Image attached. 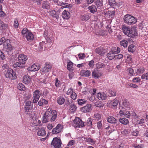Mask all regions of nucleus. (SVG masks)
Wrapping results in <instances>:
<instances>
[{"instance_id":"f257e3e1","label":"nucleus","mask_w":148,"mask_h":148,"mask_svg":"<svg viewBox=\"0 0 148 148\" xmlns=\"http://www.w3.org/2000/svg\"><path fill=\"white\" fill-rule=\"evenodd\" d=\"M123 20L125 23L129 25L134 24L137 22L135 18L129 14L125 15L123 18Z\"/></svg>"},{"instance_id":"f03ea898","label":"nucleus","mask_w":148,"mask_h":148,"mask_svg":"<svg viewBox=\"0 0 148 148\" xmlns=\"http://www.w3.org/2000/svg\"><path fill=\"white\" fill-rule=\"evenodd\" d=\"M73 121V125L75 127H81L84 126V122L79 118L76 117Z\"/></svg>"},{"instance_id":"7ed1b4c3","label":"nucleus","mask_w":148,"mask_h":148,"mask_svg":"<svg viewBox=\"0 0 148 148\" xmlns=\"http://www.w3.org/2000/svg\"><path fill=\"white\" fill-rule=\"evenodd\" d=\"M62 143L60 140L57 138H54L51 143L54 148H61Z\"/></svg>"},{"instance_id":"20e7f679","label":"nucleus","mask_w":148,"mask_h":148,"mask_svg":"<svg viewBox=\"0 0 148 148\" xmlns=\"http://www.w3.org/2000/svg\"><path fill=\"white\" fill-rule=\"evenodd\" d=\"M12 49L13 47L11 45L10 40H7L6 42L3 44V50L6 52H9Z\"/></svg>"},{"instance_id":"39448f33","label":"nucleus","mask_w":148,"mask_h":148,"mask_svg":"<svg viewBox=\"0 0 148 148\" xmlns=\"http://www.w3.org/2000/svg\"><path fill=\"white\" fill-rule=\"evenodd\" d=\"M5 75L6 77L11 78L12 79H15L16 78V76L14 74V71L11 69H8L5 73Z\"/></svg>"},{"instance_id":"423d86ee","label":"nucleus","mask_w":148,"mask_h":148,"mask_svg":"<svg viewBox=\"0 0 148 148\" xmlns=\"http://www.w3.org/2000/svg\"><path fill=\"white\" fill-rule=\"evenodd\" d=\"M51 117V111H46L44 114L43 118L42 120V122L43 123L48 122L50 120Z\"/></svg>"},{"instance_id":"0eeeda50","label":"nucleus","mask_w":148,"mask_h":148,"mask_svg":"<svg viewBox=\"0 0 148 148\" xmlns=\"http://www.w3.org/2000/svg\"><path fill=\"white\" fill-rule=\"evenodd\" d=\"M92 109V106L90 104H87L86 105L80 108L81 111L84 113L89 112Z\"/></svg>"},{"instance_id":"6e6552de","label":"nucleus","mask_w":148,"mask_h":148,"mask_svg":"<svg viewBox=\"0 0 148 148\" xmlns=\"http://www.w3.org/2000/svg\"><path fill=\"white\" fill-rule=\"evenodd\" d=\"M62 129V126L60 124H58L57 126L54 128L52 131L53 134H57L60 132Z\"/></svg>"},{"instance_id":"1a4fd4ad","label":"nucleus","mask_w":148,"mask_h":148,"mask_svg":"<svg viewBox=\"0 0 148 148\" xmlns=\"http://www.w3.org/2000/svg\"><path fill=\"white\" fill-rule=\"evenodd\" d=\"M137 35V32L136 28L135 27H133L130 29L127 36L130 37H134Z\"/></svg>"},{"instance_id":"9d476101","label":"nucleus","mask_w":148,"mask_h":148,"mask_svg":"<svg viewBox=\"0 0 148 148\" xmlns=\"http://www.w3.org/2000/svg\"><path fill=\"white\" fill-rule=\"evenodd\" d=\"M31 82L30 77L28 75H25L23 77V82L25 84L29 85Z\"/></svg>"},{"instance_id":"9b49d317","label":"nucleus","mask_w":148,"mask_h":148,"mask_svg":"<svg viewBox=\"0 0 148 148\" xmlns=\"http://www.w3.org/2000/svg\"><path fill=\"white\" fill-rule=\"evenodd\" d=\"M126 110L122 109L120 111L119 113L121 116L123 115L124 117L129 118L130 116V112L126 111Z\"/></svg>"},{"instance_id":"f8f14e48","label":"nucleus","mask_w":148,"mask_h":148,"mask_svg":"<svg viewBox=\"0 0 148 148\" xmlns=\"http://www.w3.org/2000/svg\"><path fill=\"white\" fill-rule=\"evenodd\" d=\"M95 51L97 53L101 56H103L106 52L103 47H101L96 48L95 50Z\"/></svg>"},{"instance_id":"ddd939ff","label":"nucleus","mask_w":148,"mask_h":148,"mask_svg":"<svg viewBox=\"0 0 148 148\" xmlns=\"http://www.w3.org/2000/svg\"><path fill=\"white\" fill-rule=\"evenodd\" d=\"M51 113V117L50 119V120L51 122L54 121L57 116V113L56 111L55 110H50Z\"/></svg>"},{"instance_id":"4468645a","label":"nucleus","mask_w":148,"mask_h":148,"mask_svg":"<svg viewBox=\"0 0 148 148\" xmlns=\"http://www.w3.org/2000/svg\"><path fill=\"white\" fill-rule=\"evenodd\" d=\"M32 103L30 101H28L26 103L25 110L28 111L29 110H32L33 108Z\"/></svg>"},{"instance_id":"2eb2a0df","label":"nucleus","mask_w":148,"mask_h":148,"mask_svg":"<svg viewBox=\"0 0 148 148\" xmlns=\"http://www.w3.org/2000/svg\"><path fill=\"white\" fill-rule=\"evenodd\" d=\"M97 97L99 100H105L107 97L106 95L104 92H99L97 93Z\"/></svg>"},{"instance_id":"dca6fc26","label":"nucleus","mask_w":148,"mask_h":148,"mask_svg":"<svg viewBox=\"0 0 148 148\" xmlns=\"http://www.w3.org/2000/svg\"><path fill=\"white\" fill-rule=\"evenodd\" d=\"M18 60L19 62H22L24 61V64L25 63V61L27 59V58L26 56L23 54H19L18 57Z\"/></svg>"},{"instance_id":"f3484780","label":"nucleus","mask_w":148,"mask_h":148,"mask_svg":"<svg viewBox=\"0 0 148 148\" xmlns=\"http://www.w3.org/2000/svg\"><path fill=\"white\" fill-rule=\"evenodd\" d=\"M24 62V61L23 62H19L15 63L13 64L14 67L16 68L18 67L21 68H24V64H25Z\"/></svg>"},{"instance_id":"a211bd4d","label":"nucleus","mask_w":148,"mask_h":148,"mask_svg":"<svg viewBox=\"0 0 148 148\" xmlns=\"http://www.w3.org/2000/svg\"><path fill=\"white\" fill-rule=\"evenodd\" d=\"M101 76V73L97 70H93L92 72V77H93L95 79H98Z\"/></svg>"},{"instance_id":"6ab92c4d","label":"nucleus","mask_w":148,"mask_h":148,"mask_svg":"<svg viewBox=\"0 0 148 148\" xmlns=\"http://www.w3.org/2000/svg\"><path fill=\"white\" fill-rule=\"evenodd\" d=\"M90 71L88 70H82L80 72V75L83 77H88L90 75Z\"/></svg>"},{"instance_id":"aec40b11","label":"nucleus","mask_w":148,"mask_h":148,"mask_svg":"<svg viewBox=\"0 0 148 148\" xmlns=\"http://www.w3.org/2000/svg\"><path fill=\"white\" fill-rule=\"evenodd\" d=\"M108 122L111 123H116L118 122L117 120L112 116H109L107 118Z\"/></svg>"},{"instance_id":"412c9836","label":"nucleus","mask_w":148,"mask_h":148,"mask_svg":"<svg viewBox=\"0 0 148 148\" xmlns=\"http://www.w3.org/2000/svg\"><path fill=\"white\" fill-rule=\"evenodd\" d=\"M51 66L49 64H46L45 66L40 71L42 72H49L51 69Z\"/></svg>"},{"instance_id":"4be33fe9","label":"nucleus","mask_w":148,"mask_h":148,"mask_svg":"<svg viewBox=\"0 0 148 148\" xmlns=\"http://www.w3.org/2000/svg\"><path fill=\"white\" fill-rule=\"evenodd\" d=\"M62 16L64 19H68L70 18V14L67 11L64 10L62 12Z\"/></svg>"},{"instance_id":"5701e85b","label":"nucleus","mask_w":148,"mask_h":148,"mask_svg":"<svg viewBox=\"0 0 148 148\" xmlns=\"http://www.w3.org/2000/svg\"><path fill=\"white\" fill-rule=\"evenodd\" d=\"M34 36L32 34L29 32L27 34L25 35V37L26 38L27 40L29 41H31L34 38Z\"/></svg>"},{"instance_id":"b1692460","label":"nucleus","mask_w":148,"mask_h":148,"mask_svg":"<svg viewBox=\"0 0 148 148\" xmlns=\"http://www.w3.org/2000/svg\"><path fill=\"white\" fill-rule=\"evenodd\" d=\"M37 134L38 136H45L46 135V133L44 128H42L39 129L38 131L37 132Z\"/></svg>"},{"instance_id":"393cba45","label":"nucleus","mask_w":148,"mask_h":148,"mask_svg":"<svg viewBox=\"0 0 148 148\" xmlns=\"http://www.w3.org/2000/svg\"><path fill=\"white\" fill-rule=\"evenodd\" d=\"M122 29L123 33L126 35L127 36L129 32L130 31V29L128 27L124 25H122Z\"/></svg>"},{"instance_id":"a878e982","label":"nucleus","mask_w":148,"mask_h":148,"mask_svg":"<svg viewBox=\"0 0 148 148\" xmlns=\"http://www.w3.org/2000/svg\"><path fill=\"white\" fill-rule=\"evenodd\" d=\"M49 14L55 18L56 19H59V16L58 14L56 13V11L52 10L49 12Z\"/></svg>"},{"instance_id":"bb28decb","label":"nucleus","mask_w":148,"mask_h":148,"mask_svg":"<svg viewBox=\"0 0 148 148\" xmlns=\"http://www.w3.org/2000/svg\"><path fill=\"white\" fill-rule=\"evenodd\" d=\"M95 5H97V8L100 10L102 9L103 6L102 2L100 0H96L95 1Z\"/></svg>"},{"instance_id":"cd10ccee","label":"nucleus","mask_w":148,"mask_h":148,"mask_svg":"<svg viewBox=\"0 0 148 148\" xmlns=\"http://www.w3.org/2000/svg\"><path fill=\"white\" fill-rule=\"evenodd\" d=\"M57 101L59 105H62L64 103L65 99L63 96H61L57 98Z\"/></svg>"},{"instance_id":"c85d7f7f","label":"nucleus","mask_w":148,"mask_h":148,"mask_svg":"<svg viewBox=\"0 0 148 148\" xmlns=\"http://www.w3.org/2000/svg\"><path fill=\"white\" fill-rule=\"evenodd\" d=\"M39 67L35 64L33 65L30 67L28 68V70L30 71H36L39 69Z\"/></svg>"},{"instance_id":"c756f323","label":"nucleus","mask_w":148,"mask_h":148,"mask_svg":"<svg viewBox=\"0 0 148 148\" xmlns=\"http://www.w3.org/2000/svg\"><path fill=\"white\" fill-rule=\"evenodd\" d=\"M111 51L114 53V54H117L119 53L120 51V49L119 47H113L111 50Z\"/></svg>"},{"instance_id":"7c9ffc66","label":"nucleus","mask_w":148,"mask_h":148,"mask_svg":"<svg viewBox=\"0 0 148 148\" xmlns=\"http://www.w3.org/2000/svg\"><path fill=\"white\" fill-rule=\"evenodd\" d=\"M108 103H110L112 106L115 108L118 105V101L116 99H114L112 101H109Z\"/></svg>"},{"instance_id":"2f4dec72","label":"nucleus","mask_w":148,"mask_h":148,"mask_svg":"<svg viewBox=\"0 0 148 148\" xmlns=\"http://www.w3.org/2000/svg\"><path fill=\"white\" fill-rule=\"evenodd\" d=\"M88 8L90 12L93 14L95 13L97 10L96 6L94 5L89 7Z\"/></svg>"},{"instance_id":"473e14b6","label":"nucleus","mask_w":148,"mask_h":148,"mask_svg":"<svg viewBox=\"0 0 148 148\" xmlns=\"http://www.w3.org/2000/svg\"><path fill=\"white\" fill-rule=\"evenodd\" d=\"M96 68L99 69L101 68H104L106 66V64L101 62H99L96 64Z\"/></svg>"},{"instance_id":"72a5a7b5","label":"nucleus","mask_w":148,"mask_h":148,"mask_svg":"<svg viewBox=\"0 0 148 148\" xmlns=\"http://www.w3.org/2000/svg\"><path fill=\"white\" fill-rule=\"evenodd\" d=\"M8 27L7 25L5 24L0 19V28L1 30H5Z\"/></svg>"},{"instance_id":"f704fd0d","label":"nucleus","mask_w":148,"mask_h":148,"mask_svg":"<svg viewBox=\"0 0 148 148\" xmlns=\"http://www.w3.org/2000/svg\"><path fill=\"white\" fill-rule=\"evenodd\" d=\"M40 95V93L39 90H37L34 92V97H35L36 99H39Z\"/></svg>"},{"instance_id":"c9c22d12","label":"nucleus","mask_w":148,"mask_h":148,"mask_svg":"<svg viewBox=\"0 0 148 148\" xmlns=\"http://www.w3.org/2000/svg\"><path fill=\"white\" fill-rule=\"evenodd\" d=\"M119 121L122 124L125 125H127L129 123L128 119L124 118H120L119 119Z\"/></svg>"},{"instance_id":"e433bc0d","label":"nucleus","mask_w":148,"mask_h":148,"mask_svg":"<svg viewBox=\"0 0 148 148\" xmlns=\"http://www.w3.org/2000/svg\"><path fill=\"white\" fill-rule=\"evenodd\" d=\"M77 107L74 104H72L70 106L69 109L72 112H74L76 111Z\"/></svg>"},{"instance_id":"4c0bfd02","label":"nucleus","mask_w":148,"mask_h":148,"mask_svg":"<svg viewBox=\"0 0 148 148\" xmlns=\"http://www.w3.org/2000/svg\"><path fill=\"white\" fill-rule=\"evenodd\" d=\"M48 101L46 100L41 99L38 101V104L40 106H42L44 104H47L48 103Z\"/></svg>"},{"instance_id":"58836bf2","label":"nucleus","mask_w":148,"mask_h":148,"mask_svg":"<svg viewBox=\"0 0 148 148\" xmlns=\"http://www.w3.org/2000/svg\"><path fill=\"white\" fill-rule=\"evenodd\" d=\"M129 103L126 101L123 102L122 109L127 110L128 109H129Z\"/></svg>"},{"instance_id":"ea45409f","label":"nucleus","mask_w":148,"mask_h":148,"mask_svg":"<svg viewBox=\"0 0 148 148\" xmlns=\"http://www.w3.org/2000/svg\"><path fill=\"white\" fill-rule=\"evenodd\" d=\"M42 7L44 8L49 9L50 8L49 3L47 1H44L42 4Z\"/></svg>"},{"instance_id":"a19ab883","label":"nucleus","mask_w":148,"mask_h":148,"mask_svg":"<svg viewBox=\"0 0 148 148\" xmlns=\"http://www.w3.org/2000/svg\"><path fill=\"white\" fill-rule=\"evenodd\" d=\"M113 54H114V53L110 51L107 54V56L109 60H111L115 58V56H114Z\"/></svg>"},{"instance_id":"79ce46f5","label":"nucleus","mask_w":148,"mask_h":148,"mask_svg":"<svg viewBox=\"0 0 148 148\" xmlns=\"http://www.w3.org/2000/svg\"><path fill=\"white\" fill-rule=\"evenodd\" d=\"M90 16L88 14H86L81 16V18L82 21L88 20Z\"/></svg>"},{"instance_id":"37998d69","label":"nucleus","mask_w":148,"mask_h":148,"mask_svg":"<svg viewBox=\"0 0 148 148\" xmlns=\"http://www.w3.org/2000/svg\"><path fill=\"white\" fill-rule=\"evenodd\" d=\"M18 88L21 90L24 91L25 90L26 88L22 83H19L18 86Z\"/></svg>"},{"instance_id":"c03bdc74","label":"nucleus","mask_w":148,"mask_h":148,"mask_svg":"<svg viewBox=\"0 0 148 148\" xmlns=\"http://www.w3.org/2000/svg\"><path fill=\"white\" fill-rule=\"evenodd\" d=\"M120 44L121 46H123L124 47H127L128 42L126 40H123L120 42Z\"/></svg>"},{"instance_id":"a18cd8bd","label":"nucleus","mask_w":148,"mask_h":148,"mask_svg":"<svg viewBox=\"0 0 148 148\" xmlns=\"http://www.w3.org/2000/svg\"><path fill=\"white\" fill-rule=\"evenodd\" d=\"M128 50L129 52H134L135 50L134 45L132 44L130 45L128 47Z\"/></svg>"},{"instance_id":"49530a36","label":"nucleus","mask_w":148,"mask_h":148,"mask_svg":"<svg viewBox=\"0 0 148 148\" xmlns=\"http://www.w3.org/2000/svg\"><path fill=\"white\" fill-rule=\"evenodd\" d=\"M87 100L83 99H79L78 100V103L79 105H82L83 104L86 103Z\"/></svg>"},{"instance_id":"de8ad7c7","label":"nucleus","mask_w":148,"mask_h":148,"mask_svg":"<svg viewBox=\"0 0 148 148\" xmlns=\"http://www.w3.org/2000/svg\"><path fill=\"white\" fill-rule=\"evenodd\" d=\"M73 63L72 62L70 61L68 62L67 65V69L69 71L71 70L73 68Z\"/></svg>"},{"instance_id":"09e8293b","label":"nucleus","mask_w":148,"mask_h":148,"mask_svg":"<svg viewBox=\"0 0 148 148\" xmlns=\"http://www.w3.org/2000/svg\"><path fill=\"white\" fill-rule=\"evenodd\" d=\"M108 3L110 6H112L113 7L116 5L115 0H109Z\"/></svg>"},{"instance_id":"8fccbe9b","label":"nucleus","mask_w":148,"mask_h":148,"mask_svg":"<svg viewBox=\"0 0 148 148\" xmlns=\"http://www.w3.org/2000/svg\"><path fill=\"white\" fill-rule=\"evenodd\" d=\"M145 71V70L143 67L140 68L138 69L136 73L137 75L143 73Z\"/></svg>"},{"instance_id":"3c124183","label":"nucleus","mask_w":148,"mask_h":148,"mask_svg":"<svg viewBox=\"0 0 148 148\" xmlns=\"http://www.w3.org/2000/svg\"><path fill=\"white\" fill-rule=\"evenodd\" d=\"M110 95L112 96H115L116 95V92L114 90H110L108 92Z\"/></svg>"},{"instance_id":"603ef678","label":"nucleus","mask_w":148,"mask_h":148,"mask_svg":"<svg viewBox=\"0 0 148 148\" xmlns=\"http://www.w3.org/2000/svg\"><path fill=\"white\" fill-rule=\"evenodd\" d=\"M86 141L88 143H90L92 144H94L95 142L91 138H86Z\"/></svg>"},{"instance_id":"864d4df0","label":"nucleus","mask_w":148,"mask_h":148,"mask_svg":"<svg viewBox=\"0 0 148 148\" xmlns=\"http://www.w3.org/2000/svg\"><path fill=\"white\" fill-rule=\"evenodd\" d=\"M92 119L91 118H89L87 121L86 123L88 126H90L92 125Z\"/></svg>"},{"instance_id":"5fc2aeb1","label":"nucleus","mask_w":148,"mask_h":148,"mask_svg":"<svg viewBox=\"0 0 148 148\" xmlns=\"http://www.w3.org/2000/svg\"><path fill=\"white\" fill-rule=\"evenodd\" d=\"M102 124L101 121L98 122L97 123V127L98 129L100 130L102 129Z\"/></svg>"},{"instance_id":"6e6d98bb","label":"nucleus","mask_w":148,"mask_h":148,"mask_svg":"<svg viewBox=\"0 0 148 148\" xmlns=\"http://www.w3.org/2000/svg\"><path fill=\"white\" fill-rule=\"evenodd\" d=\"M95 106L100 108L103 107V104L101 103L100 102H96L95 103Z\"/></svg>"},{"instance_id":"4d7b16f0","label":"nucleus","mask_w":148,"mask_h":148,"mask_svg":"<svg viewBox=\"0 0 148 148\" xmlns=\"http://www.w3.org/2000/svg\"><path fill=\"white\" fill-rule=\"evenodd\" d=\"M19 24L18 20L16 18L14 19V26L16 28H17L18 27Z\"/></svg>"},{"instance_id":"13d9d810","label":"nucleus","mask_w":148,"mask_h":148,"mask_svg":"<svg viewBox=\"0 0 148 148\" xmlns=\"http://www.w3.org/2000/svg\"><path fill=\"white\" fill-rule=\"evenodd\" d=\"M141 78L143 79H146L148 80V73L143 74L141 76Z\"/></svg>"},{"instance_id":"bf43d9fd","label":"nucleus","mask_w":148,"mask_h":148,"mask_svg":"<svg viewBox=\"0 0 148 148\" xmlns=\"http://www.w3.org/2000/svg\"><path fill=\"white\" fill-rule=\"evenodd\" d=\"M29 32L26 28H24V29L22 30L21 33L23 34H25L26 35L27 33H28Z\"/></svg>"},{"instance_id":"052dcab7","label":"nucleus","mask_w":148,"mask_h":148,"mask_svg":"<svg viewBox=\"0 0 148 148\" xmlns=\"http://www.w3.org/2000/svg\"><path fill=\"white\" fill-rule=\"evenodd\" d=\"M77 97V94L74 92H72L71 95V97L73 100H75L76 99Z\"/></svg>"},{"instance_id":"680f3d73","label":"nucleus","mask_w":148,"mask_h":148,"mask_svg":"<svg viewBox=\"0 0 148 148\" xmlns=\"http://www.w3.org/2000/svg\"><path fill=\"white\" fill-rule=\"evenodd\" d=\"M115 12L114 11H109V16L112 18L115 15Z\"/></svg>"},{"instance_id":"e2e57ef3","label":"nucleus","mask_w":148,"mask_h":148,"mask_svg":"<svg viewBox=\"0 0 148 148\" xmlns=\"http://www.w3.org/2000/svg\"><path fill=\"white\" fill-rule=\"evenodd\" d=\"M122 134H127L129 133L130 132L129 130L124 129L123 130H122L121 132Z\"/></svg>"},{"instance_id":"0e129e2a","label":"nucleus","mask_w":148,"mask_h":148,"mask_svg":"<svg viewBox=\"0 0 148 148\" xmlns=\"http://www.w3.org/2000/svg\"><path fill=\"white\" fill-rule=\"evenodd\" d=\"M123 55L121 54L115 56V58L116 59H120L123 58Z\"/></svg>"},{"instance_id":"69168bd1","label":"nucleus","mask_w":148,"mask_h":148,"mask_svg":"<svg viewBox=\"0 0 148 148\" xmlns=\"http://www.w3.org/2000/svg\"><path fill=\"white\" fill-rule=\"evenodd\" d=\"M129 73V75L130 76H132L134 73V71L132 68H129L128 69Z\"/></svg>"},{"instance_id":"338daca9","label":"nucleus","mask_w":148,"mask_h":148,"mask_svg":"<svg viewBox=\"0 0 148 148\" xmlns=\"http://www.w3.org/2000/svg\"><path fill=\"white\" fill-rule=\"evenodd\" d=\"M0 57L2 60H4L5 58V55L3 52L0 50Z\"/></svg>"},{"instance_id":"774afa93","label":"nucleus","mask_w":148,"mask_h":148,"mask_svg":"<svg viewBox=\"0 0 148 148\" xmlns=\"http://www.w3.org/2000/svg\"><path fill=\"white\" fill-rule=\"evenodd\" d=\"M75 143V141L74 140H72L70 141L67 145L69 146H71L74 145Z\"/></svg>"}]
</instances>
